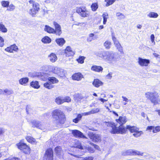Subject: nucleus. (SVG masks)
I'll list each match as a JSON object with an SVG mask.
<instances>
[{
  "instance_id": "34",
  "label": "nucleus",
  "mask_w": 160,
  "mask_h": 160,
  "mask_svg": "<svg viewBox=\"0 0 160 160\" xmlns=\"http://www.w3.org/2000/svg\"><path fill=\"white\" fill-rule=\"evenodd\" d=\"M132 156L138 155L143 156L144 152H142L139 151L132 149Z\"/></svg>"
},
{
  "instance_id": "15",
  "label": "nucleus",
  "mask_w": 160,
  "mask_h": 160,
  "mask_svg": "<svg viewBox=\"0 0 160 160\" xmlns=\"http://www.w3.org/2000/svg\"><path fill=\"white\" fill-rule=\"evenodd\" d=\"M72 79L77 81H79L83 78V75L80 72L76 73L72 76Z\"/></svg>"
},
{
  "instance_id": "31",
  "label": "nucleus",
  "mask_w": 160,
  "mask_h": 160,
  "mask_svg": "<svg viewBox=\"0 0 160 160\" xmlns=\"http://www.w3.org/2000/svg\"><path fill=\"white\" fill-rule=\"evenodd\" d=\"M58 72V75L61 77H63L65 75L66 71L64 69L59 68V71Z\"/></svg>"
},
{
  "instance_id": "19",
  "label": "nucleus",
  "mask_w": 160,
  "mask_h": 160,
  "mask_svg": "<svg viewBox=\"0 0 160 160\" xmlns=\"http://www.w3.org/2000/svg\"><path fill=\"white\" fill-rule=\"evenodd\" d=\"M92 84L94 87L98 88L102 85L103 83L99 79H96L94 80Z\"/></svg>"
},
{
  "instance_id": "61",
  "label": "nucleus",
  "mask_w": 160,
  "mask_h": 160,
  "mask_svg": "<svg viewBox=\"0 0 160 160\" xmlns=\"http://www.w3.org/2000/svg\"><path fill=\"white\" fill-rule=\"evenodd\" d=\"M4 40L2 37L0 36V47H2L4 45Z\"/></svg>"
},
{
  "instance_id": "9",
  "label": "nucleus",
  "mask_w": 160,
  "mask_h": 160,
  "mask_svg": "<svg viewBox=\"0 0 160 160\" xmlns=\"http://www.w3.org/2000/svg\"><path fill=\"white\" fill-rule=\"evenodd\" d=\"M88 135L93 142H98L101 141V138L99 135L93 133L92 132H90L88 134Z\"/></svg>"
},
{
  "instance_id": "26",
  "label": "nucleus",
  "mask_w": 160,
  "mask_h": 160,
  "mask_svg": "<svg viewBox=\"0 0 160 160\" xmlns=\"http://www.w3.org/2000/svg\"><path fill=\"white\" fill-rule=\"evenodd\" d=\"M48 80L52 84L57 83L59 82L57 78L53 77H48Z\"/></svg>"
},
{
  "instance_id": "37",
  "label": "nucleus",
  "mask_w": 160,
  "mask_h": 160,
  "mask_svg": "<svg viewBox=\"0 0 160 160\" xmlns=\"http://www.w3.org/2000/svg\"><path fill=\"white\" fill-rule=\"evenodd\" d=\"M0 31L3 33L7 32L8 31L7 28L2 22L0 23Z\"/></svg>"
},
{
  "instance_id": "54",
  "label": "nucleus",
  "mask_w": 160,
  "mask_h": 160,
  "mask_svg": "<svg viewBox=\"0 0 160 160\" xmlns=\"http://www.w3.org/2000/svg\"><path fill=\"white\" fill-rule=\"evenodd\" d=\"M142 133V131H138L134 132L133 134V135L135 137H138L140 136Z\"/></svg>"
},
{
  "instance_id": "7",
  "label": "nucleus",
  "mask_w": 160,
  "mask_h": 160,
  "mask_svg": "<svg viewBox=\"0 0 160 160\" xmlns=\"http://www.w3.org/2000/svg\"><path fill=\"white\" fill-rule=\"evenodd\" d=\"M53 152L52 148H49L46 151L43 157V160H53Z\"/></svg>"
},
{
  "instance_id": "18",
  "label": "nucleus",
  "mask_w": 160,
  "mask_h": 160,
  "mask_svg": "<svg viewBox=\"0 0 160 160\" xmlns=\"http://www.w3.org/2000/svg\"><path fill=\"white\" fill-rule=\"evenodd\" d=\"M55 152L57 155L59 157L63 154L62 151V148L60 146H57L54 149Z\"/></svg>"
},
{
  "instance_id": "47",
  "label": "nucleus",
  "mask_w": 160,
  "mask_h": 160,
  "mask_svg": "<svg viewBox=\"0 0 160 160\" xmlns=\"http://www.w3.org/2000/svg\"><path fill=\"white\" fill-rule=\"evenodd\" d=\"M102 16L103 18V24H105L107 21L108 18L107 17L108 16V14L107 13H104L103 14Z\"/></svg>"
},
{
  "instance_id": "11",
  "label": "nucleus",
  "mask_w": 160,
  "mask_h": 160,
  "mask_svg": "<svg viewBox=\"0 0 160 160\" xmlns=\"http://www.w3.org/2000/svg\"><path fill=\"white\" fill-rule=\"evenodd\" d=\"M53 25L55 28V29H54V34L60 36L62 32L61 26L55 22H53Z\"/></svg>"
},
{
  "instance_id": "38",
  "label": "nucleus",
  "mask_w": 160,
  "mask_h": 160,
  "mask_svg": "<svg viewBox=\"0 0 160 160\" xmlns=\"http://www.w3.org/2000/svg\"><path fill=\"white\" fill-rule=\"evenodd\" d=\"M55 101L56 103L58 105L64 103L63 98L61 97H59L57 98Z\"/></svg>"
},
{
  "instance_id": "49",
  "label": "nucleus",
  "mask_w": 160,
  "mask_h": 160,
  "mask_svg": "<svg viewBox=\"0 0 160 160\" xmlns=\"http://www.w3.org/2000/svg\"><path fill=\"white\" fill-rule=\"evenodd\" d=\"M26 138L27 141L30 143H32L35 141V139L34 138L30 136H27Z\"/></svg>"
},
{
  "instance_id": "43",
  "label": "nucleus",
  "mask_w": 160,
  "mask_h": 160,
  "mask_svg": "<svg viewBox=\"0 0 160 160\" xmlns=\"http://www.w3.org/2000/svg\"><path fill=\"white\" fill-rule=\"evenodd\" d=\"M148 16L151 18H156L158 16V14L156 12H151L148 15Z\"/></svg>"
},
{
  "instance_id": "23",
  "label": "nucleus",
  "mask_w": 160,
  "mask_h": 160,
  "mask_svg": "<svg viewBox=\"0 0 160 160\" xmlns=\"http://www.w3.org/2000/svg\"><path fill=\"white\" fill-rule=\"evenodd\" d=\"M29 81V78H23L19 80V83L22 85H26Z\"/></svg>"
},
{
  "instance_id": "5",
  "label": "nucleus",
  "mask_w": 160,
  "mask_h": 160,
  "mask_svg": "<svg viewBox=\"0 0 160 160\" xmlns=\"http://www.w3.org/2000/svg\"><path fill=\"white\" fill-rule=\"evenodd\" d=\"M50 73V72L48 71L45 73L37 72L35 73L34 76L42 81H45L48 80L49 76L51 75Z\"/></svg>"
},
{
  "instance_id": "10",
  "label": "nucleus",
  "mask_w": 160,
  "mask_h": 160,
  "mask_svg": "<svg viewBox=\"0 0 160 160\" xmlns=\"http://www.w3.org/2000/svg\"><path fill=\"white\" fill-rule=\"evenodd\" d=\"M72 133L74 136L76 138H87L82 133L78 130H72Z\"/></svg>"
},
{
  "instance_id": "3",
  "label": "nucleus",
  "mask_w": 160,
  "mask_h": 160,
  "mask_svg": "<svg viewBox=\"0 0 160 160\" xmlns=\"http://www.w3.org/2000/svg\"><path fill=\"white\" fill-rule=\"evenodd\" d=\"M145 96L147 99L150 100L151 102L154 105L159 104L160 100L158 93L157 92H148L145 93Z\"/></svg>"
},
{
  "instance_id": "4",
  "label": "nucleus",
  "mask_w": 160,
  "mask_h": 160,
  "mask_svg": "<svg viewBox=\"0 0 160 160\" xmlns=\"http://www.w3.org/2000/svg\"><path fill=\"white\" fill-rule=\"evenodd\" d=\"M118 57L117 54L112 51H106L104 60L110 64H113L118 61Z\"/></svg>"
},
{
  "instance_id": "62",
  "label": "nucleus",
  "mask_w": 160,
  "mask_h": 160,
  "mask_svg": "<svg viewBox=\"0 0 160 160\" xmlns=\"http://www.w3.org/2000/svg\"><path fill=\"white\" fill-rule=\"evenodd\" d=\"M5 51L8 52L12 53L13 52H12V50L11 49V48H10V47H8L7 48H5Z\"/></svg>"
},
{
  "instance_id": "46",
  "label": "nucleus",
  "mask_w": 160,
  "mask_h": 160,
  "mask_svg": "<svg viewBox=\"0 0 160 160\" xmlns=\"http://www.w3.org/2000/svg\"><path fill=\"white\" fill-rule=\"evenodd\" d=\"M111 45V42L108 41H106L104 43V45L107 49H109L110 48Z\"/></svg>"
},
{
  "instance_id": "25",
  "label": "nucleus",
  "mask_w": 160,
  "mask_h": 160,
  "mask_svg": "<svg viewBox=\"0 0 160 160\" xmlns=\"http://www.w3.org/2000/svg\"><path fill=\"white\" fill-rule=\"evenodd\" d=\"M50 60L52 62H55L57 59V57L56 55L53 53H51L48 56Z\"/></svg>"
},
{
  "instance_id": "57",
  "label": "nucleus",
  "mask_w": 160,
  "mask_h": 160,
  "mask_svg": "<svg viewBox=\"0 0 160 160\" xmlns=\"http://www.w3.org/2000/svg\"><path fill=\"white\" fill-rule=\"evenodd\" d=\"M10 48H11L12 52H13V51H17L18 50V47L15 44L11 45L10 46Z\"/></svg>"
},
{
  "instance_id": "30",
  "label": "nucleus",
  "mask_w": 160,
  "mask_h": 160,
  "mask_svg": "<svg viewBox=\"0 0 160 160\" xmlns=\"http://www.w3.org/2000/svg\"><path fill=\"white\" fill-rule=\"evenodd\" d=\"M30 85L31 86L34 88L38 89L40 87L38 82L37 81H32L30 83Z\"/></svg>"
},
{
  "instance_id": "32",
  "label": "nucleus",
  "mask_w": 160,
  "mask_h": 160,
  "mask_svg": "<svg viewBox=\"0 0 160 160\" xmlns=\"http://www.w3.org/2000/svg\"><path fill=\"white\" fill-rule=\"evenodd\" d=\"M58 72V75L61 77H63L65 75L66 71L64 69L59 68V71Z\"/></svg>"
},
{
  "instance_id": "51",
  "label": "nucleus",
  "mask_w": 160,
  "mask_h": 160,
  "mask_svg": "<svg viewBox=\"0 0 160 160\" xmlns=\"http://www.w3.org/2000/svg\"><path fill=\"white\" fill-rule=\"evenodd\" d=\"M66 56L67 57H69L73 56L74 54V52L72 51H64Z\"/></svg>"
},
{
  "instance_id": "20",
  "label": "nucleus",
  "mask_w": 160,
  "mask_h": 160,
  "mask_svg": "<svg viewBox=\"0 0 160 160\" xmlns=\"http://www.w3.org/2000/svg\"><path fill=\"white\" fill-rule=\"evenodd\" d=\"M56 43L59 46H62L65 43L66 41L63 38H59L55 40Z\"/></svg>"
},
{
  "instance_id": "6",
  "label": "nucleus",
  "mask_w": 160,
  "mask_h": 160,
  "mask_svg": "<svg viewBox=\"0 0 160 160\" xmlns=\"http://www.w3.org/2000/svg\"><path fill=\"white\" fill-rule=\"evenodd\" d=\"M76 12L82 17H86L89 16L88 12L87 10L85 7L81 6L79 7H77Z\"/></svg>"
},
{
  "instance_id": "56",
  "label": "nucleus",
  "mask_w": 160,
  "mask_h": 160,
  "mask_svg": "<svg viewBox=\"0 0 160 160\" xmlns=\"http://www.w3.org/2000/svg\"><path fill=\"white\" fill-rule=\"evenodd\" d=\"M160 131V127L157 126L155 127L154 126V128L153 129V132L154 133H157Z\"/></svg>"
},
{
  "instance_id": "59",
  "label": "nucleus",
  "mask_w": 160,
  "mask_h": 160,
  "mask_svg": "<svg viewBox=\"0 0 160 160\" xmlns=\"http://www.w3.org/2000/svg\"><path fill=\"white\" fill-rule=\"evenodd\" d=\"M154 126H148L146 130L147 131L149 130V131L150 132H151V131H152V132H153V129H154Z\"/></svg>"
},
{
  "instance_id": "8",
  "label": "nucleus",
  "mask_w": 160,
  "mask_h": 160,
  "mask_svg": "<svg viewBox=\"0 0 160 160\" xmlns=\"http://www.w3.org/2000/svg\"><path fill=\"white\" fill-rule=\"evenodd\" d=\"M40 10L39 5L38 3L34 4L32 8L29 11V13L32 17H35L36 14Z\"/></svg>"
},
{
  "instance_id": "21",
  "label": "nucleus",
  "mask_w": 160,
  "mask_h": 160,
  "mask_svg": "<svg viewBox=\"0 0 160 160\" xmlns=\"http://www.w3.org/2000/svg\"><path fill=\"white\" fill-rule=\"evenodd\" d=\"M92 70L96 72H100L102 71L103 68L101 66H98L96 65L92 66L91 68Z\"/></svg>"
},
{
  "instance_id": "1",
  "label": "nucleus",
  "mask_w": 160,
  "mask_h": 160,
  "mask_svg": "<svg viewBox=\"0 0 160 160\" xmlns=\"http://www.w3.org/2000/svg\"><path fill=\"white\" fill-rule=\"evenodd\" d=\"M52 116L58 124H63L65 121L66 118L64 114L59 109H55L52 112Z\"/></svg>"
},
{
  "instance_id": "35",
  "label": "nucleus",
  "mask_w": 160,
  "mask_h": 160,
  "mask_svg": "<svg viewBox=\"0 0 160 160\" xmlns=\"http://www.w3.org/2000/svg\"><path fill=\"white\" fill-rule=\"evenodd\" d=\"M82 115L81 114H78L77 117L73 119V122L77 123H78L82 119Z\"/></svg>"
},
{
  "instance_id": "28",
  "label": "nucleus",
  "mask_w": 160,
  "mask_h": 160,
  "mask_svg": "<svg viewBox=\"0 0 160 160\" xmlns=\"http://www.w3.org/2000/svg\"><path fill=\"white\" fill-rule=\"evenodd\" d=\"M0 90L3 92L2 94L5 95H9L13 93V91L11 89L6 88L3 90V91H2L1 89Z\"/></svg>"
},
{
  "instance_id": "45",
  "label": "nucleus",
  "mask_w": 160,
  "mask_h": 160,
  "mask_svg": "<svg viewBox=\"0 0 160 160\" xmlns=\"http://www.w3.org/2000/svg\"><path fill=\"white\" fill-rule=\"evenodd\" d=\"M117 48L118 50V51L120 52V54H123L124 52L123 51L122 47L120 43L115 46Z\"/></svg>"
},
{
  "instance_id": "29",
  "label": "nucleus",
  "mask_w": 160,
  "mask_h": 160,
  "mask_svg": "<svg viewBox=\"0 0 160 160\" xmlns=\"http://www.w3.org/2000/svg\"><path fill=\"white\" fill-rule=\"evenodd\" d=\"M41 41L44 43H49L51 42L52 40L49 37L46 36L42 38Z\"/></svg>"
},
{
  "instance_id": "33",
  "label": "nucleus",
  "mask_w": 160,
  "mask_h": 160,
  "mask_svg": "<svg viewBox=\"0 0 160 160\" xmlns=\"http://www.w3.org/2000/svg\"><path fill=\"white\" fill-rule=\"evenodd\" d=\"M58 72V75L61 77H63L65 75L66 71L64 69L59 68V71Z\"/></svg>"
},
{
  "instance_id": "41",
  "label": "nucleus",
  "mask_w": 160,
  "mask_h": 160,
  "mask_svg": "<svg viewBox=\"0 0 160 160\" xmlns=\"http://www.w3.org/2000/svg\"><path fill=\"white\" fill-rule=\"evenodd\" d=\"M10 2L9 1H3L1 2L2 6L4 8H7L9 6Z\"/></svg>"
},
{
  "instance_id": "64",
  "label": "nucleus",
  "mask_w": 160,
  "mask_h": 160,
  "mask_svg": "<svg viewBox=\"0 0 160 160\" xmlns=\"http://www.w3.org/2000/svg\"><path fill=\"white\" fill-rule=\"evenodd\" d=\"M93 158L92 157H87L82 160H93Z\"/></svg>"
},
{
  "instance_id": "44",
  "label": "nucleus",
  "mask_w": 160,
  "mask_h": 160,
  "mask_svg": "<svg viewBox=\"0 0 160 160\" xmlns=\"http://www.w3.org/2000/svg\"><path fill=\"white\" fill-rule=\"evenodd\" d=\"M116 16L118 17V19L120 20L124 19L125 18V16L123 14L119 12L116 13Z\"/></svg>"
},
{
  "instance_id": "60",
  "label": "nucleus",
  "mask_w": 160,
  "mask_h": 160,
  "mask_svg": "<svg viewBox=\"0 0 160 160\" xmlns=\"http://www.w3.org/2000/svg\"><path fill=\"white\" fill-rule=\"evenodd\" d=\"M99 109L98 108H94L92 109L91 112L92 114H93L98 112L99 111Z\"/></svg>"
},
{
  "instance_id": "24",
  "label": "nucleus",
  "mask_w": 160,
  "mask_h": 160,
  "mask_svg": "<svg viewBox=\"0 0 160 160\" xmlns=\"http://www.w3.org/2000/svg\"><path fill=\"white\" fill-rule=\"evenodd\" d=\"M106 54V51H99L96 52L95 53V55L98 57H99L101 58L104 60L105 58V56Z\"/></svg>"
},
{
  "instance_id": "17",
  "label": "nucleus",
  "mask_w": 160,
  "mask_h": 160,
  "mask_svg": "<svg viewBox=\"0 0 160 160\" xmlns=\"http://www.w3.org/2000/svg\"><path fill=\"white\" fill-rule=\"evenodd\" d=\"M48 70L53 73L57 74V75L58 73L59 68L57 67L52 66H48Z\"/></svg>"
},
{
  "instance_id": "16",
  "label": "nucleus",
  "mask_w": 160,
  "mask_h": 160,
  "mask_svg": "<svg viewBox=\"0 0 160 160\" xmlns=\"http://www.w3.org/2000/svg\"><path fill=\"white\" fill-rule=\"evenodd\" d=\"M126 118L125 117L120 116L118 119H116L117 122L120 125V126H123V125L126 122Z\"/></svg>"
},
{
  "instance_id": "50",
  "label": "nucleus",
  "mask_w": 160,
  "mask_h": 160,
  "mask_svg": "<svg viewBox=\"0 0 160 160\" xmlns=\"http://www.w3.org/2000/svg\"><path fill=\"white\" fill-rule=\"evenodd\" d=\"M105 1L107 2L106 6L108 7L112 4L115 2V0H105Z\"/></svg>"
},
{
  "instance_id": "48",
  "label": "nucleus",
  "mask_w": 160,
  "mask_h": 160,
  "mask_svg": "<svg viewBox=\"0 0 160 160\" xmlns=\"http://www.w3.org/2000/svg\"><path fill=\"white\" fill-rule=\"evenodd\" d=\"M85 57L84 56H80L79 58L77 59V61L79 63L82 64L84 63Z\"/></svg>"
},
{
  "instance_id": "39",
  "label": "nucleus",
  "mask_w": 160,
  "mask_h": 160,
  "mask_svg": "<svg viewBox=\"0 0 160 160\" xmlns=\"http://www.w3.org/2000/svg\"><path fill=\"white\" fill-rule=\"evenodd\" d=\"M43 85L44 87L49 89H51L54 87L53 85L52 84L49 82H46Z\"/></svg>"
},
{
  "instance_id": "27",
  "label": "nucleus",
  "mask_w": 160,
  "mask_h": 160,
  "mask_svg": "<svg viewBox=\"0 0 160 160\" xmlns=\"http://www.w3.org/2000/svg\"><path fill=\"white\" fill-rule=\"evenodd\" d=\"M18 148L21 150L23 151V149L26 148V146H27L25 143L19 142L16 144Z\"/></svg>"
},
{
  "instance_id": "55",
  "label": "nucleus",
  "mask_w": 160,
  "mask_h": 160,
  "mask_svg": "<svg viewBox=\"0 0 160 160\" xmlns=\"http://www.w3.org/2000/svg\"><path fill=\"white\" fill-rule=\"evenodd\" d=\"M9 8L7 9V10L8 11H12L14 10L15 8V7L13 4H10L9 6Z\"/></svg>"
},
{
  "instance_id": "14",
  "label": "nucleus",
  "mask_w": 160,
  "mask_h": 160,
  "mask_svg": "<svg viewBox=\"0 0 160 160\" xmlns=\"http://www.w3.org/2000/svg\"><path fill=\"white\" fill-rule=\"evenodd\" d=\"M125 128L126 130L125 132L123 134H125L127 130H129L131 132L133 133L138 131L139 129L138 128L135 126H131L130 125H127L126 128L125 127Z\"/></svg>"
},
{
  "instance_id": "40",
  "label": "nucleus",
  "mask_w": 160,
  "mask_h": 160,
  "mask_svg": "<svg viewBox=\"0 0 160 160\" xmlns=\"http://www.w3.org/2000/svg\"><path fill=\"white\" fill-rule=\"evenodd\" d=\"M74 147L81 149H83V147L82 146L81 143L78 141H76L74 145Z\"/></svg>"
},
{
  "instance_id": "52",
  "label": "nucleus",
  "mask_w": 160,
  "mask_h": 160,
  "mask_svg": "<svg viewBox=\"0 0 160 160\" xmlns=\"http://www.w3.org/2000/svg\"><path fill=\"white\" fill-rule=\"evenodd\" d=\"M25 147L26 148L23 149V152L24 153L28 154L29 153L30 149L28 145Z\"/></svg>"
},
{
  "instance_id": "2",
  "label": "nucleus",
  "mask_w": 160,
  "mask_h": 160,
  "mask_svg": "<svg viewBox=\"0 0 160 160\" xmlns=\"http://www.w3.org/2000/svg\"><path fill=\"white\" fill-rule=\"evenodd\" d=\"M105 125L108 127H110L112 128L110 132L112 134L121 133L123 134L125 132L126 129L123 126H119L117 127L114 123L111 122H104Z\"/></svg>"
},
{
  "instance_id": "42",
  "label": "nucleus",
  "mask_w": 160,
  "mask_h": 160,
  "mask_svg": "<svg viewBox=\"0 0 160 160\" xmlns=\"http://www.w3.org/2000/svg\"><path fill=\"white\" fill-rule=\"evenodd\" d=\"M98 5L97 3H93L91 5V8L92 11H95L98 8Z\"/></svg>"
},
{
  "instance_id": "13",
  "label": "nucleus",
  "mask_w": 160,
  "mask_h": 160,
  "mask_svg": "<svg viewBox=\"0 0 160 160\" xmlns=\"http://www.w3.org/2000/svg\"><path fill=\"white\" fill-rule=\"evenodd\" d=\"M32 123L33 125L32 127L33 128L36 127L37 128L43 130L44 129L43 127L41 122L38 121L33 120L32 122Z\"/></svg>"
},
{
  "instance_id": "53",
  "label": "nucleus",
  "mask_w": 160,
  "mask_h": 160,
  "mask_svg": "<svg viewBox=\"0 0 160 160\" xmlns=\"http://www.w3.org/2000/svg\"><path fill=\"white\" fill-rule=\"evenodd\" d=\"M94 36L93 33H91L89 34V37L87 39V41L88 42H91L93 39V37Z\"/></svg>"
},
{
  "instance_id": "22",
  "label": "nucleus",
  "mask_w": 160,
  "mask_h": 160,
  "mask_svg": "<svg viewBox=\"0 0 160 160\" xmlns=\"http://www.w3.org/2000/svg\"><path fill=\"white\" fill-rule=\"evenodd\" d=\"M44 30L45 31L49 33L54 34V28L48 25H45Z\"/></svg>"
},
{
  "instance_id": "63",
  "label": "nucleus",
  "mask_w": 160,
  "mask_h": 160,
  "mask_svg": "<svg viewBox=\"0 0 160 160\" xmlns=\"http://www.w3.org/2000/svg\"><path fill=\"white\" fill-rule=\"evenodd\" d=\"M150 38H151V41L152 42L154 43V45H155V42H154L155 37H154V34H152L151 35Z\"/></svg>"
},
{
  "instance_id": "36",
  "label": "nucleus",
  "mask_w": 160,
  "mask_h": 160,
  "mask_svg": "<svg viewBox=\"0 0 160 160\" xmlns=\"http://www.w3.org/2000/svg\"><path fill=\"white\" fill-rule=\"evenodd\" d=\"M132 149H129L123 151L122 154L123 156H132Z\"/></svg>"
},
{
  "instance_id": "12",
  "label": "nucleus",
  "mask_w": 160,
  "mask_h": 160,
  "mask_svg": "<svg viewBox=\"0 0 160 160\" xmlns=\"http://www.w3.org/2000/svg\"><path fill=\"white\" fill-rule=\"evenodd\" d=\"M139 64L141 66H148L150 62L149 59H143L139 57L138 58Z\"/></svg>"
},
{
  "instance_id": "58",
  "label": "nucleus",
  "mask_w": 160,
  "mask_h": 160,
  "mask_svg": "<svg viewBox=\"0 0 160 160\" xmlns=\"http://www.w3.org/2000/svg\"><path fill=\"white\" fill-rule=\"evenodd\" d=\"M63 102H69L71 101V99L69 97H67L63 98Z\"/></svg>"
}]
</instances>
